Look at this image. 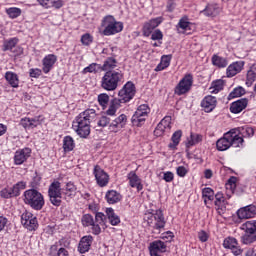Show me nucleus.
<instances>
[{
  "label": "nucleus",
  "mask_w": 256,
  "mask_h": 256,
  "mask_svg": "<svg viewBox=\"0 0 256 256\" xmlns=\"http://www.w3.org/2000/svg\"><path fill=\"white\" fill-rule=\"evenodd\" d=\"M97 118L95 109H87L80 113L73 121L72 127L79 137L84 139L91 134V122Z\"/></svg>",
  "instance_id": "1"
},
{
  "label": "nucleus",
  "mask_w": 256,
  "mask_h": 256,
  "mask_svg": "<svg viewBox=\"0 0 256 256\" xmlns=\"http://www.w3.org/2000/svg\"><path fill=\"white\" fill-rule=\"evenodd\" d=\"M24 203L34 211H41L45 207V198L36 189H29L24 192Z\"/></svg>",
  "instance_id": "2"
},
{
  "label": "nucleus",
  "mask_w": 256,
  "mask_h": 256,
  "mask_svg": "<svg viewBox=\"0 0 256 256\" xmlns=\"http://www.w3.org/2000/svg\"><path fill=\"white\" fill-rule=\"evenodd\" d=\"M123 79V74L121 72L107 71L101 79V87L105 91H115L119 87Z\"/></svg>",
  "instance_id": "3"
},
{
  "label": "nucleus",
  "mask_w": 256,
  "mask_h": 256,
  "mask_svg": "<svg viewBox=\"0 0 256 256\" xmlns=\"http://www.w3.org/2000/svg\"><path fill=\"white\" fill-rule=\"evenodd\" d=\"M101 27L104 28L102 35L111 37V35H117L123 31V24L115 19L112 15H107L102 19Z\"/></svg>",
  "instance_id": "4"
},
{
  "label": "nucleus",
  "mask_w": 256,
  "mask_h": 256,
  "mask_svg": "<svg viewBox=\"0 0 256 256\" xmlns=\"http://www.w3.org/2000/svg\"><path fill=\"white\" fill-rule=\"evenodd\" d=\"M149 113H151V108L147 104H141L138 106L137 110L133 114L131 118V123L133 127H143L145 121L149 117Z\"/></svg>",
  "instance_id": "5"
},
{
  "label": "nucleus",
  "mask_w": 256,
  "mask_h": 256,
  "mask_svg": "<svg viewBox=\"0 0 256 256\" xmlns=\"http://www.w3.org/2000/svg\"><path fill=\"white\" fill-rule=\"evenodd\" d=\"M48 197L50 200V203L54 205V207H61V203L63 199L62 193H61V182L54 181L50 184L48 188Z\"/></svg>",
  "instance_id": "6"
},
{
  "label": "nucleus",
  "mask_w": 256,
  "mask_h": 256,
  "mask_svg": "<svg viewBox=\"0 0 256 256\" xmlns=\"http://www.w3.org/2000/svg\"><path fill=\"white\" fill-rule=\"evenodd\" d=\"M27 188V182L20 181L16 183L13 187H7L1 190L0 196L3 199H13V197H19L21 191Z\"/></svg>",
  "instance_id": "7"
},
{
  "label": "nucleus",
  "mask_w": 256,
  "mask_h": 256,
  "mask_svg": "<svg viewBox=\"0 0 256 256\" xmlns=\"http://www.w3.org/2000/svg\"><path fill=\"white\" fill-rule=\"evenodd\" d=\"M135 93V84H133L131 81H128L119 91V98H117V100L122 103H129V101L135 97Z\"/></svg>",
  "instance_id": "8"
},
{
  "label": "nucleus",
  "mask_w": 256,
  "mask_h": 256,
  "mask_svg": "<svg viewBox=\"0 0 256 256\" xmlns=\"http://www.w3.org/2000/svg\"><path fill=\"white\" fill-rule=\"evenodd\" d=\"M191 87H193V76L191 74H187L183 77L177 86L174 89L175 95H185L191 91Z\"/></svg>",
  "instance_id": "9"
},
{
  "label": "nucleus",
  "mask_w": 256,
  "mask_h": 256,
  "mask_svg": "<svg viewBox=\"0 0 256 256\" xmlns=\"http://www.w3.org/2000/svg\"><path fill=\"white\" fill-rule=\"evenodd\" d=\"M165 223V216L163 215V211L160 209L151 214V218H148V225L153 227V229H157V231L164 229Z\"/></svg>",
  "instance_id": "10"
},
{
  "label": "nucleus",
  "mask_w": 256,
  "mask_h": 256,
  "mask_svg": "<svg viewBox=\"0 0 256 256\" xmlns=\"http://www.w3.org/2000/svg\"><path fill=\"white\" fill-rule=\"evenodd\" d=\"M127 125V115L120 114L119 116H114L109 120L108 127L110 131L117 133V131H121Z\"/></svg>",
  "instance_id": "11"
},
{
  "label": "nucleus",
  "mask_w": 256,
  "mask_h": 256,
  "mask_svg": "<svg viewBox=\"0 0 256 256\" xmlns=\"http://www.w3.org/2000/svg\"><path fill=\"white\" fill-rule=\"evenodd\" d=\"M21 223L26 229H28V231H35L38 226L37 217L33 216L31 212L27 211L21 215Z\"/></svg>",
  "instance_id": "12"
},
{
  "label": "nucleus",
  "mask_w": 256,
  "mask_h": 256,
  "mask_svg": "<svg viewBox=\"0 0 256 256\" xmlns=\"http://www.w3.org/2000/svg\"><path fill=\"white\" fill-rule=\"evenodd\" d=\"M94 177L99 187H106L109 183V175L99 165H96L93 170Z\"/></svg>",
  "instance_id": "13"
},
{
  "label": "nucleus",
  "mask_w": 256,
  "mask_h": 256,
  "mask_svg": "<svg viewBox=\"0 0 256 256\" xmlns=\"http://www.w3.org/2000/svg\"><path fill=\"white\" fill-rule=\"evenodd\" d=\"M163 23L162 17L153 18L150 21L146 22L143 26V35L144 37H149L153 33L154 29H157L159 25Z\"/></svg>",
  "instance_id": "14"
},
{
  "label": "nucleus",
  "mask_w": 256,
  "mask_h": 256,
  "mask_svg": "<svg viewBox=\"0 0 256 256\" xmlns=\"http://www.w3.org/2000/svg\"><path fill=\"white\" fill-rule=\"evenodd\" d=\"M31 157V148L19 149L14 153V165H23Z\"/></svg>",
  "instance_id": "15"
},
{
  "label": "nucleus",
  "mask_w": 256,
  "mask_h": 256,
  "mask_svg": "<svg viewBox=\"0 0 256 256\" xmlns=\"http://www.w3.org/2000/svg\"><path fill=\"white\" fill-rule=\"evenodd\" d=\"M167 251V244L161 240H155L150 243L149 252L151 256H161L159 253H165Z\"/></svg>",
  "instance_id": "16"
},
{
  "label": "nucleus",
  "mask_w": 256,
  "mask_h": 256,
  "mask_svg": "<svg viewBox=\"0 0 256 256\" xmlns=\"http://www.w3.org/2000/svg\"><path fill=\"white\" fill-rule=\"evenodd\" d=\"M239 219H253L256 215V206L250 204L248 206L242 207L237 211Z\"/></svg>",
  "instance_id": "17"
},
{
  "label": "nucleus",
  "mask_w": 256,
  "mask_h": 256,
  "mask_svg": "<svg viewBox=\"0 0 256 256\" xmlns=\"http://www.w3.org/2000/svg\"><path fill=\"white\" fill-rule=\"evenodd\" d=\"M91 245H93V236L87 235L80 239L78 244V251L79 253H87L91 249Z\"/></svg>",
  "instance_id": "18"
},
{
  "label": "nucleus",
  "mask_w": 256,
  "mask_h": 256,
  "mask_svg": "<svg viewBox=\"0 0 256 256\" xmlns=\"http://www.w3.org/2000/svg\"><path fill=\"white\" fill-rule=\"evenodd\" d=\"M201 107H203L205 113H211V111L217 107V98L214 96H206L201 102Z\"/></svg>",
  "instance_id": "19"
},
{
  "label": "nucleus",
  "mask_w": 256,
  "mask_h": 256,
  "mask_svg": "<svg viewBox=\"0 0 256 256\" xmlns=\"http://www.w3.org/2000/svg\"><path fill=\"white\" fill-rule=\"evenodd\" d=\"M55 63H57V56H55L54 54H48L42 60V71L46 74L49 73V71L53 69V65H55Z\"/></svg>",
  "instance_id": "20"
},
{
  "label": "nucleus",
  "mask_w": 256,
  "mask_h": 256,
  "mask_svg": "<svg viewBox=\"0 0 256 256\" xmlns=\"http://www.w3.org/2000/svg\"><path fill=\"white\" fill-rule=\"evenodd\" d=\"M218 151H227L231 147V133L230 131L225 133L222 138L216 142Z\"/></svg>",
  "instance_id": "21"
},
{
  "label": "nucleus",
  "mask_w": 256,
  "mask_h": 256,
  "mask_svg": "<svg viewBox=\"0 0 256 256\" xmlns=\"http://www.w3.org/2000/svg\"><path fill=\"white\" fill-rule=\"evenodd\" d=\"M127 179L129 180L130 187L136 188L138 192L143 191V184L141 183V178L137 176V173H135V171H131L127 175Z\"/></svg>",
  "instance_id": "22"
},
{
  "label": "nucleus",
  "mask_w": 256,
  "mask_h": 256,
  "mask_svg": "<svg viewBox=\"0 0 256 256\" xmlns=\"http://www.w3.org/2000/svg\"><path fill=\"white\" fill-rule=\"evenodd\" d=\"M248 103H249V100H247V98H242V99H239V100L233 102L230 105L231 113H234V114L241 113V111H243V109L247 108Z\"/></svg>",
  "instance_id": "23"
},
{
  "label": "nucleus",
  "mask_w": 256,
  "mask_h": 256,
  "mask_svg": "<svg viewBox=\"0 0 256 256\" xmlns=\"http://www.w3.org/2000/svg\"><path fill=\"white\" fill-rule=\"evenodd\" d=\"M117 115L115 110H110L109 108L105 111L104 116H101L97 122L98 127H107L109 121Z\"/></svg>",
  "instance_id": "24"
},
{
  "label": "nucleus",
  "mask_w": 256,
  "mask_h": 256,
  "mask_svg": "<svg viewBox=\"0 0 256 256\" xmlns=\"http://www.w3.org/2000/svg\"><path fill=\"white\" fill-rule=\"evenodd\" d=\"M20 125L24 127V129H35V127L41 125V122L39 121V117L22 118L20 120Z\"/></svg>",
  "instance_id": "25"
},
{
  "label": "nucleus",
  "mask_w": 256,
  "mask_h": 256,
  "mask_svg": "<svg viewBox=\"0 0 256 256\" xmlns=\"http://www.w3.org/2000/svg\"><path fill=\"white\" fill-rule=\"evenodd\" d=\"M245 64L243 62H234L230 64L227 68V77H235L237 73H241L243 71V66Z\"/></svg>",
  "instance_id": "26"
},
{
  "label": "nucleus",
  "mask_w": 256,
  "mask_h": 256,
  "mask_svg": "<svg viewBox=\"0 0 256 256\" xmlns=\"http://www.w3.org/2000/svg\"><path fill=\"white\" fill-rule=\"evenodd\" d=\"M206 17H217L221 13V7L217 4H209L201 11Z\"/></svg>",
  "instance_id": "27"
},
{
  "label": "nucleus",
  "mask_w": 256,
  "mask_h": 256,
  "mask_svg": "<svg viewBox=\"0 0 256 256\" xmlns=\"http://www.w3.org/2000/svg\"><path fill=\"white\" fill-rule=\"evenodd\" d=\"M244 141L243 137L239 136L235 129L230 130L231 147H243Z\"/></svg>",
  "instance_id": "28"
},
{
  "label": "nucleus",
  "mask_w": 256,
  "mask_h": 256,
  "mask_svg": "<svg viewBox=\"0 0 256 256\" xmlns=\"http://www.w3.org/2000/svg\"><path fill=\"white\" fill-rule=\"evenodd\" d=\"M106 217L110 225L117 226L119 225V223H121V218L115 213V210L113 208L106 209Z\"/></svg>",
  "instance_id": "29"
},
{
  "label": "nucleus",
  "mask_w": 256,
  "mask_h": 256,
  "mask_svg": "<svg viewBox=\"0 0 256 256\" xmlns=\"http://www.w3.org/2000/svg\"><path fill=\"white\" fill-rule=\"evenodd\" d=\"M4 77L9 85L12 86L14 89H17V87H19V76H17L15 72L7 71Z\"/></svg>",
  "instance_id": "30"
},
{
  "label": "nucleus",
  "mask_w": 256,
  "mask_h": 256,
  "mask_svg": "<svg viewBox=\"0 0 256 256\" xmlns=\"http://www.w3.org/2000/svg\"><path fill=\"white\" fill-rule=\"evenodd\" d=\"M106 199L110 205H115V203H119V201H121L122 196L119 192L110 190L106 193Z\"/></svg>",
  "instance_id": "31"
},
{
  "label": "nucleus",
  "mask_w": 256,
  "mask_h": 256,
  "mask_svg": "<svg viewBox=\"0 0 256 256\" xmlns=\"http://www.w3.org/2000/svg\"><path fill=\"white\" fill-rule=\"evenodd\" d=\"M191 22H189V18L183 17L179 20L177 24L178 33H185V31H189L191 29Z\"/></svg>",
  "instance_id": "32"
},
{
  "label": "nucleus",
  "mask_w": 256,
  "mask_h": 256,
  "mask_svg": "<svg viewBox=\"0 0 256 256\" xmlns=\"http://www.w3.org/2000/svg\"><path fill=\"white\" fill-rule=\"evenodd\" d=\"M212 65H214L215 67H219V69H224V67H227V65H229V62L227 61V58H223L219 55H213Z\"/></svg>",
  "instance_id": "33"
},
{
  "label": "nucleus",
  "mask_w": 256,
  "mask_h": 256,
  "mask_svg": "<svg viewBox=\"0 0 256 256\" xmlns=\"http://www.w3.org/2000/svg\"><path fill=\"white\" fill-rule=\"evenodd\" d=\"M181 137H183V131L177 130L176 132H174L172 137H171L172 143H170L168 145V147L170 149H176L177 145H179V143H181Z\"/></svg>",
  "instance_id": "34"
},
{
  "label": "nucleus",
  "mask_w": 256,
  "mask_h": 256,
  "mask_svg": "<svg viewBox=\"0 0 256 256\" xmlns=\"http://www.w3.org/2000/svg\"><path fill=\"white\" fill-rule=\"evenodd\" d=\"M17 43H19V39L16 37L10 38L8 40H4L2 50L3 51H13V49H15V47L17 46Z\"/></svg>",
  "instance_id": "35"
},
{
  "label": "nucleus",
  "mask_w": 256,
  "mask_h": 256,
  "mask_svg": "<svg viewBox=\"0 0 256 256\" xmlns=\"http://www.w3.org/2000/svg\"><path fill=\"white\" fill-rule=\"evenodd\" d=\"M240 229H242V231H245V233L255 234L256 233V220L247 221L246 223L241 225Z\"/></svg>",
  "instance_id": "36"
},
{
  "label": "nucleus",
  "mask_w": 256,
  "mask_h": 256,
  "mask_svg": "<svg viewBox=\"0 0 256 256\" xmlns=\"http://www.w3.org/2000/svg\"><path fill=\"white\" fill-rule=\"evenodd\" d=\"M171 65V55H164L161 58L160 63L156 66L155 71H163Z\"/></svg>",
  "instance_id": "37"
},
{
  "label": "nucleus",
  "mask_w": 256,
  "mask_h": 256,
  "mask_svg": "<svg viewBox=\"0 0 256 256\" xmlns=\"http://www.w3.org/2000/svg\"><path fill=\"white\" fill-rule=\"evenodd\" d=\"M63 149L66 153H69L70 151H73V149H75V140H73V137L71 136L64 137Z\"/></svg>",
  "instance_id": "38"
},
{
  "label": "nucleus",
  "mask_w": 256,
  "mask_h": 256,
  "mask_svg": "<svg viewBox=\"0 0 256 256\" xmlns=\"http://www.w3.org/2000/svg\"><path fill=\"white\" fill-rule=\"evenodd\" d=\"M201 141H203V135L191 133L190 139H188V142L186 143V147H193L195 145H198V143H201Z\"/></svg>",
  "instance_id": "39"
},
{
  "label": "nucleus",
  "mask_w": 256,
  "mask_h": 256,
  "mask_svg": "<svg viewBox=\"0 0 256 256\" xmlns=\"http://www.w3.org/2000/svg\"><path fill=\"white\" fill-rule=\"evenodd\" d=\"M117 67V60L113 57H109L104 61V64L102 66L103 71H112Z\"/></svg>",
  "instance_id": "40"
},
{
  "label": "nucleus",
  "mask_w": 256,
  "mask_h": 256,
  "mask_svg": "<svg viewBox=\"0 0 256 256\" xmlns=\"http://www.w3.org/2000/svg\"><path fill=\"white\" fill-rule=\"evenodd\" d=\"M239 132L240 137H253L255 135V130L252 127L249 126H242L237 129Z\"/></svg>",
  "instance_id": "41"
},
{
  "label": "nucleus",
  "mask_w": 256,
  "mask_h": 256,
  "mask_svg": "<svg viewBox=\"0 0 256 256\" xmlns=\"http://www.w3.org/2000/svg\"><path fill=\"white\" fill-rule=\"evenodd\" d=\"M202 197L205 205H207V201H213L215 199V191L211 188H204L202 189Z\"/></svg>",
  "instance_id": "42"
},
{
  "label": "nucleus",
  "mask_w": 256,
  "mask_h": 256,
  "mask_svg": "<svg viewBox=\"0 0 256 256\" xmlns=\"http://www.w3.org/2000/svg\"><path fill=\"white\" fill-rule=\"evenodd\" d=\"M224 82L223 80L219 79L216 81H213L211 84V87L209 88L210 93L217 94L219 91H223Z\"/></svg>",
  "instance_id": "43"
},
{
  "label": "nucleus",
  "mask_w": 256,
  "mask_h": 256,
  "mask_svg": "<svg viewBox=\"0 0 256 256\" xmlns=\"http://www.w3.org/2000/svg\"><path fill=\"white\" fill-rule=\"evenodd\" d=\"M245 95V88L238 86L233 89L232 92L228 95V101H231V99H235L237 97H243Z\"/></svg>",
  "instance_id": "44"
},
{
  "label": "nucleus",
  "mask_w": 256,
  "mask_h": 256,
  "mask_svg": "<svg viewBox=\"0 0 256 256\" xmlns=\"http://www.w3.org/2000/svg\"><path fill=\"white\" fill-rule=\"evenodd\" d=\"M22 10L17 7H11L6 9V14L10 19H17V17H21Z\"/></svg>",
  "instance_id": "45"
},
{
  "label": "nucleus",
  "mask_w": 256,
  "mask_h": 256,
  "mask_svg": "<svg viewBox=\"0 0 256 256\" xmlns=\"http://www.w3.org/2000/svg\"><path fill=\"white\" fill-rule=\"evenodd\" d=\"M241 241L244 245H251V243H255L256 241V234L245 232V235L241 237Z\"/></svg>",
  "instance_id": "46"
},
{
  "label": "nucleus",
  "mask_w": 256,
  "mask_h": 256,
  "mask_svg": "<svg viewBox=\"0 0 256 256\" xmlns=\"http://www.w3.org/2000/svg\"><path fill=\"white\" fill-rule=\"evenodd\" d=\"M237 245H238L237 239L231 238V237L226 238L223 242V247L225 249H235Z\"/></svg>",
  "instance_id": "47"
},
{
  "label": "nucleus",
  "mask_w": 256,
  "mask_h": 256,
  "mask_svg": "<svg viewBox=\"0 0 256 256\" xmlns=\"http://www.w3.org/2000/svg\"><path fill=\"white\" fill-rule=\"evenodd\" d=\"M236 187H237V177L232 176L226 183V189L227 191H231L232 193H235Z\"/></svg>",
  "instance_id": "48"
},
{
  "label": "nucleus",
  "mask_w": 256,
  "mask_h": 256,
  "mask_svg": "<svg viewBox=\"0 0 256 256\" xmlns=\"http://www.w3.org/2000/svg\"><path fill=\"white\" fill-rule=\"evenodd\" d=\"M95 223V220L91 214H85L82 216V225L83 227H91Z\"/></svg>",
  "instance_id": "49"
},
{
  "label": "nucleus",
  "mask_w": 256,
  "mask_h": 256,
  "mask_svg": "<svg viewBox=\"0 0 256 256\" xmlns=\"http://www.w3.org/2000/svg\"><path fill=\"white\" fill-rule=\"evenodd\" d=\"M215 201H214V205L216 207H223V203H225V197L223 196L222 192H217L214 195Z\"/></svg>",
  "instance_id": "50"
},
{
  "label": "nucleus",
  "mask_w": 256,
  "mask_h": 256,
  "mask_svg": "<svg viewBox=\"0 0 256 256\" xmlns=\"http://www.w3.org/2000/svg\"><path fill=\"white\" fill-rule=\"evenodd\" d=\"M81 43L82 45H84L85 47H89V45H91V43H93V37L91 34L86 33L84 35H82L81 37Z\"/></svg>",
  "instance_id": "51"
},
{
  "label": "nucleus",
  "mask_w": 256,
  "mask_h": 256,
  "mask_svg": "<svg viewBox=\"0 0 256 256\" xmlns=\"http://www.w3.org/2000/svg\"><path fill=\"white\" fill-rule=\"evenodd\" d=\"M98 103L99 105H101V107H107L108 103H109V95L102 93L100 95H98Z\"/></svg>",
  "instance_id": "52"
},
{
  "label": "nucleus",
  "mask_w": 256,
  "mask_h": 256,
  "mask_svg": "<svg viewBox=\"0 0 256 256\" xmlns=\"http://www.w3.org/2000/svg\"><path fill=\"white\" fill-rule=\"evenodd\" d=\"M121 100H118L117 98H114L110 101L109 107L108 109L112 110V111H116L119 109V107H121Z\"/></svg>",
  "instance_id": "53"
},
{
  "label": "nucleus",
  "mask_w": 256,
  "mask_h": 256,
  "mask_svg": "<svg viewBox=\"0 0 256 256\" xmlns=\"http://www.w3.org/2000/svg\"><path fill=\"white\" fill-rule=\"evenodd\" d=\"M255 80H256V74H254V72H251V70H248L247 79H246L247 87H251V85L255 83Z\"/></svg>",
  "instance_id": "54"
},
{
  "label": "nucleus",
  "mask_w": 256,
  "mask_h": 256,
  "mask_svg": "<svg viewBox=\"0 0 256 256\" xmlns=\"http://www.w3.org/2000/svg\"><path fill=\"white\" fill-rule=\"evenodd\" d=\"M94 223H98L99 225H103L105 223V214L102 212H96Z\"/></svg>",
  "instance_id": "55"
},
{
  "label": "nucleus",
  "mask_w": 256,
  "mask_h": 256,
  "mask_svg": "<svg viewBox=\"0 0 256 256\" xmlns=\"http://www.w3.org/2000/svg\"><path fill=\"white\" fill-rule=\"evenodd\" d=\"M160 125H162L165 129H171V116L164 117L160 122Z\"/></svg>",
  "instance_id": "56"
},
{
  "label": "nucleus",
  "mask_w": 256,
  "mask_h": 256,
  "mask_svg": "<svg viewBox=\"0 0 256 256\" xmlns=\"http://www.w3.org/2000/svg\"><path fill=\"white\" fill-rule=\"evenodd\" d=\"M176 173L178 177H185L189 173V169H187L185 166H178L176 168Z\"/></svg>",
  "instance_id": "57"
},
{
  "label": "nucleus",
  "mask_w": 256,
  "mask_h": 256,
  "mask_svg": "<svg viewBox=\"0 0 256 256\" xmlns=\"http://www.w3.org/2000/svg\"><path fill=\"white\" fill-rule=\"evenodd\" d=\"M7 225H9V219L5 216H0V233L7 229Z\"/></svg>",
  "instance_id": "58"
},
{
  "label": "nucleus",
  "mask_w": 256,
  "mask_h": 256,
  "mask_svg": "<svg viewBox=\"0 0 256 256\" xmlns=\"http://www.w3.org/2000/svg\"><path fill=\"white\" fill-rule=\"evenodd\" d=\"M151 39L152 41H161L163 39V32L159 29L155 30L151 35Z\"/></svg>",
  "instance_id": "59"
},
{
  "label": "nucleus",
  "mask_w": 256,
  "mask_h": 256,
  "mask_svg": "<svg viewBox=\"0 0 256 256\" xmlns=\"http://www.w3.org/2000/svg\"><path fill=\"white\" fill-rule=\"evenodd\" d=\"M167 128H165V126H162L161 124H158L157 127L154 130V135L156 137H161V135H163V133H165V130Z\"/></svg>",
  "instance_id": "60"
},
{
  "label": "nucleus",
  "mask_w": 256,
  "mask_h": 256,
  "mask_svg": "<svg viewBox=\"0 0 256 256\" xmlns=\"http://www.w3.org/2000/svg\"><path fill=\"white\" fill-rule=\"evenodd\" d=\"M163 179L166 181V183H171V181L175 179V175L171 171L164 172Z\"/></svg>",
  "instance_id": "61"
},
{
  "label": "nucleus",
  "mask_w": 256,
  "mask_h": 256,
  "mask_svg": "<svg viewBox=\"0 0 256 256\" xmlns=\"http://www.w3.org/2000/svg\"><path fill=\"white\" fill-rule=\"evenodd\" d=\"M97 71V63H92L83 69V73H95Z\"/></svg>",
  "instance_id": "62"
},
{
  "label": "nucleus",
  "mask_w": 256,
  "mask_h": 256,
  "mask_svg": "<svg viewBox=\"0 0 256 256\" xmlns=\"http://www.w3.org/2000/svg\"><path fill=\"white\" fill-rule=\"evenodd\" d=\"M101 224H98L96 222H94L93 224L90 225V227H92V233L93 235H99L101 233V226H99Z\"/></svg>",
  "instance_id": "63"
},
{
  "label": "nucleus",
  "mask_w": 256,
  "mask_h": 256,
  "mask_svg": "<svg viewBox=\"0 0 256 256\" xmlns=\"http://www.w3.org/2000/svg\"><path fill=\"white\" fill-rule=\"evenodd\" d=\"M49 256H58L59 255V248L57 245H52L50 247V252L48 254Z\"/></svg>",
  "instance_id": "64"
}]
</instances>
